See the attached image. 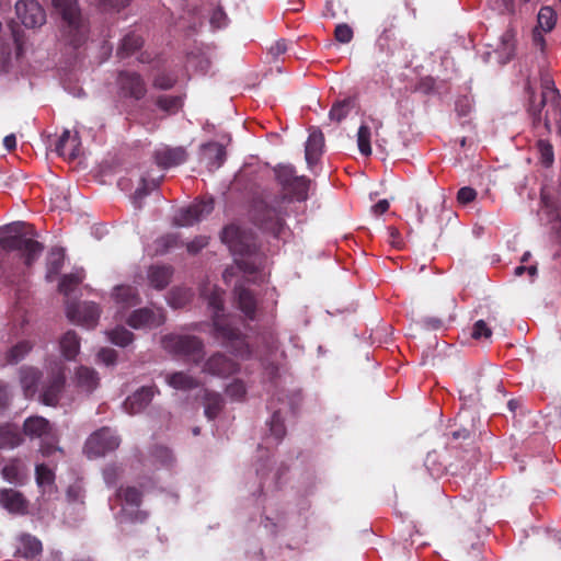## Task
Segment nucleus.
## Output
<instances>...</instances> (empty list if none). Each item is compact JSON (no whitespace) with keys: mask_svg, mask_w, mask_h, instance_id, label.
<instances>
[{"mask_svg":"<svg viewBox=\"0 0 561 561\" xmlns=\"http://www.w3.org/2000/svg\"><path fill=\"white\" fill-rule=\"evenodd\" d=\"M277 183L283 194L275 196L262 210L260 221L263 229L275 237H280L285 230V217L288 216V206L294 201L305 202L308 198L310 180L297 175L290 164H279L274 169Z\"/></svg>","mask_w":561,"mask_h":561,"instance_id":"f257e3e1","label":"nucleus"},{"mask_svg":"<svg viewBox=\"0 0 561 561\" xmlns=\"http://www.w3.org/2000/svg\"><path fill=\"white\" fill-rule=\"evenodd\" d=\"M201 294L207 300L208 308L211 311L214 337L221 341L225 347L231 348L236 356L247 357L250 353L248 344L239 329L233 327L232 318L224 313L222 290L217 286L209 287V284H207L202 286Z\"/></svg>","mask_w":561,"mask_h":561,"instance_id":"f03ea898","label":"nucleus"},{"mask_svg":"<svg viewBox=\"0 0 561 561\" xmlns=\"http://www.w3.org/2000/svg\"><path fill=\"white\" fill-rule=\"evenodd\" d=\"M0 230L4 232L0 238V247L5 251H19L24 256L26 265H31L41 256L44 247L34 240V232L28 225L18 221Z\"/></svg>","mask_w":561,"mask_h":561,"instance_id":"7ed1b4c3","label":"nucleus"},{"mask_svg":"<svg viewBox=\"0 0 561 561\" xmlns=\"http://www.w3.org/2000/svg\"><path fill=\"white\" fill-rule=\"evenodd\" d=\"M221 240L229 248L232 255L236 257L234 262L239 270L244 273H253L256 270L255 262H248L237 256L251 257L255 252V244L253 234L250 231L242 230L236 225L225 227L221 233Z\"/></svg>","mask_w":561,"mask_h":561,"instance_id":"20e7f679","label":"nucleus"},{"mask_svg":"<svg viewBox=\"0 0 561 561\" xmlns=\"http://www.w3.org/2000/svg\"><path fill=\"white\" fill-rule=\"evenodd\" d=\"M23 432L31 439L39 440V451L43 456L49 457L54 453H61L58 446L59 434L55 426L43 416H30L23 423Z\"/></svg>","mask_w":561,"mask_h":561,"instance_id":"39448f33","label":"nucleus"},{"mask_svg":"<svg viewBox=\"0 0 561 561\" xmlns=\"http://www.w3.org/2000/svg\"><path fill=\"white\" fill-rule=\"evenodd\" d=\"M53 7L62 20V26L69 37V43L79 46L85 36L87 27L77 0H53Z\"/></svg>","mask_w":561,"mask_h":561,"instance_id":"423d86ee","label":"nucleus"},{"mask_svg":"<svg viewBox=\"0 0 561 561\" xmlns=\"http://www.w3.org/2000/svg\"><path fill=\"white\" fill-rule=\"evenodd\" d=\"M163 350L186 362L198 365L204 357V343L193 335L168 334L162 337Z\"/></svg>","mask_w":561,"mask_h":561,"instance_id":"0eeeda50","label":"nucleus"},{"mask_svg":"<svg viewBox=\"0 0 561 561\" xmlns=\"http://www.w3.org/2000/svg\"><path fill=\"white\" fill-rule=\"evenodd\" d=\"M121 445V438L108 427L92 433L84 444V453L89 458L105 456Z\"/></svg>","mask_w":561,"mask_h":561,"instance_id":"6e6552de","label":"nucleus"},{"mask_svg":"<svg viewBox=\"0 0 561 561\" xmlns=\"http://www.w3.org/2000/svg\"><path fill=\"white\" fill-rule=\"evenodd\" d=\"M66 383V367L61 362H55L49 369V377L43 385L41 401L45 405L55 407L60 400Z\"/></svg>","mask_w":561,"mask_h":561,"instance_id":"1a4fd4ad","label":"nucleus"},{"mask_svg":"<svg viewBox=\"0 0 561 561\" xmlns=\"http://www.w3.org/2000/svg\"><path fill=\"white\" fill-rule=\"evenodd\" d=\"M214 209V203L211 199L198 201L190 205L188 207L181 208L174 216L173 221L180 227H190L194 224L203 220Z\"/></svg>","mask_w":561,"mask_h":561,"instance_id":"9d476101","label":"nucleus"},{"mask_svg":"<svg viewBox=\"0 0 561 561\" xmlns=\"http://www.w3.org/2000/svg\"><path fill=\"white\" fill-rule=\"evenodd\" d=\"M15 12L22 24L30 28L42 26L46 22V13L36 0H19Z\"/></svg>","mask_w":561,"mask_h":561,"instance_id":"9b49d317","label":"nucleus"},{"mask_svg":"<svg viewBox=\"0 0 561 561\" xmlns=\"http://www.w3.org/2000/svg\"><path fill=\"white\" fill-rule=\"evenodd\" d=\"M66 313L70 321L87 328H93L100 318V308L94 302L69 304Z\"/></svg>","mask_w":561,"mask_h":561,"instance_id":"f8f14e48","label":"nucleus"},{"mask_svg":"<svg viewBox=\"0 0 561 561\" xmlns=\"http://www.w3.org/2000/svg\"><path fill=\"white\" fill-rule=\"evenodd\" d=\"M164 321L165 317L160 308H140L134 310L127 318L128 325L135 330L157 328Z\"/></svg>","mask_w":561,"mask_h":561,"instance_id":"ddd939ff","label":"nucleus"},{"mask_svg":"<svg viewBox=\"0 0 561 561\" xmlns=\"http://www.w3.org/2000/svg\"><path fill=\"white\" fill-rule=\"evenodd\" d=\"M239 371V365L222 353L209 356L202 366V373L220 378H227Z\"/></svg>","mask_w":561,"mask_h":561,"instance_id":"4468645a","label":"nucleus"},{"mask_svg":"<svg viewBox=\"0 0 561 561\" xmlns=\"http://www.w3.org/2000/svg\"><path fill=\"white\" fill-rule=\"evenodd\" d=\"M157 393H159L157 386H144L126 398L123 408L128 414H137L148 407Z\"/></svg>","mask_w":561,"mask_h":561,"instance_id":"2eb2a0df","label":"nucleus"},{"mask_svg":"<svg viewBox=\"0 0 561 561\" xmlns=\"http://www.w3.org/2000/svg\"><path fill=\"white\" fill-rule=\"evenodd\" d=\"M153 158L159 167L169 169L184 163L187 152L183 147L162 146L154 150Z\"/></svg>","mask_w":561,"mask_h":561,"instance_id":"dca6fc26","label":"nucleus"},{"mask_svg":"<svg viewBox=\"0 0 561 561\" xmlns=\"http://www.w3.org/2000/svg\"><path fill=\"white\" fill-rule=\"evenodd\" d=\"M324 147V136L319 128L312 127L309 129V136L305 147V158L309 169L319 161Z\"/></svg>","mask_w":561,"mask_h":561,"instance_id":"f3484780","label":"nucleus"},{"mask_svg":"<svg viewBox=\"0 0 561 561\" xmlns=\"http://www.w3.org/2000/svg\"><path fill=\"white\" fill-rule=\"evenodd\" d=\"M118 84L125 95L137 100L146 93V87L139 75L129 71H122L118 76Z\"/></svg>","mask_w":561,"mask_h":561,"instance_id":"a211bd4d","label":"nucleus"},{"mask_svg":"<svg viewBox=\"0 0 561 561\" xmlns=\"http://www.w3.org/2000/svg\"><path fill=\"white\" fill-rule=\"evenodd\" d=\"M541 87H542L541 105L547 106L545 125L549 129L550 128V112H551V110L556 111L557 107L559 106V103L561 102L560 94L554 87V82L548 76L542 77Z\"/></svg>","mask_w":561,"mask_h":561,"instance_id":"6ab92c4d","label":"nucleus"},{"mask_svg":"<svg viewBox=\"0 0 561 561\" xmlns=\"http://www.w3.org/2000/svg\"><path fill=\"white\" fill-rule=\"evenodd\" d=\"M0 506L12 514H25L27 511V502L16 490H0Z\"/></svg>","mask_w":561,"mask_h":561,"instance_id":"aec40b11","label":"nucleus"},{"mask_svg":"<svg viewBox=\"0 0 561 561\" xmlns=\"http://www.w3.org/2000/svg\"><path fill=\"white\" fill-rule=\"evenodd\" d=\"M42 371L33 366L24 365L19 369V381L26 398L33 397L38 390Z\"/></svg>","mask_w":561,"mask_h":561,"instance_id":"412c9836","label":"nucleus"},{"mask_svg":"<svg viewBox=\"0 0 561 561\" xmlns=\"http://www.w3.org/2000/svg\"><path fill=\"white\" fill-rule=\"evenodd\" d=\"M202 158L208 170L219 169L226 160V149L219 142H208L202 146Z\"/></svg>","mask_w":561,"mask_h":561,"instance_id":"4be33fe9","label":"nucleus"},{"mask_svg":"<svg viewBox=\"0 0 561 561\" xmlns=\"http://www.w3.org/2000/svg\"><path fill=\"white\" fill-rule=\"evenodd\" d=\"M112 298L121 310L128 309L140 302L137 289L130 285H118L114 287Z\"/></svg>","mask_w":561,"mask_h":561,"instance_id":"5701e85b","label":"nucleus"},{"mask_svg":"<svg viewBox=\"0 0 561 561\" xmlns=\"http://www.w3.org/2000/svg\"><path fill=\"white\" fill-rule=\"evenodd\" d=\"M100 378L98 373L89 367L80 366L75 374V382L77 388L84 392L91 393L99 386Z\"/></svg>","mask_w":561,"mask_h":561,"instance_id":"b1692460","label":"nucleus"},{"mask_svg":"<svg viewBox=\"0 0 561 561\" xmlns=\"http://www.w3.org/2000/svg\"><path fill=\"white\" fill-rule=\"evenodd\" d=\"M164 380L169 387L180 391H190L199 386L198 379L185 371L168 373Z\"/></svg>","mask_w":561,"mask_h":561,"instance_id":"393cba45","label":"nucleus"},{"mask_svg":"<svg viewBox=\"0 0 561 561\" xmlns=\"http://www.w3.org/2000/svg\"><path fill=\"white\" fill-rule=\"evenodd\" d=\"M80 139L78 135H70L69 130H65L56 144V152L61 157L75 159L79 156Z\"/></svg>","mask_w":561,"mask_h":561,"instance_id":"a878e982","label":"nucleus"},{"mask_svg":"<svg viewBox=\"0 0 561 561\" xmlns=\"http://www.w3.org/2000/svg\"><path fill=\"white\" fill-rule=\"evenodd\" d=\"M172 274L173 270L170 266L152 265L148 270L147 277L150 286L161 290L169 285Z\"/></svg>","mask_w":561,"mask_h":561,"instance_id":"bb28decb","label":"nucleus"},{"mask_svg":"<svg viewBox=\"0 0 561 561\" xmlns=\"http://www.w3.org/2000/svg\"><path fill=\"white\" fill-rule=\"evenodd\" d=\"M234 295L237 297L240 310L248 319L253 320L255 318L256 309V300L253 295L242 285L236 286Z\"/></svg>","mask_w":561,"mask_h":561,"instance_id":"cd10ccee","label":"nucleus"},{"mask_svg":"<svg viewBox=\"0 0 561 561\" xmlns=\"http://www.w3.org/2000/svg\"><path fill=\"white\" fill-rule=\"evenodd\" d=\"M60 352L65 359L73 360L80 351V340L75 331L66 332L59 341Z\"/></svg>","mask_w":561,"mask_h":561,"instance_id":"c85d7f7f","label":"nucleus"},{"mask_svg":"<svg viewBox=\"0 0 561 561\" xmlns=\"http://www.w3.org/2000/svg\"><path fill=\"white\" fill-rule=\"evenodd\" d=\"M558 204L551 202L546 195L542 194V211L547 215L548 220L553 224V229L561 230V183L558 191Z\"/></svg>","mask_w":561,"mask_h":561,"instance_id":"c756f323","label":"nucleus"},{"mask_svg":"<svg viewBox=\"0 0 561 561\" xmlns=\"http://www.w3.org/2000/svg\"><path fill=\"white\" fill-rule=\"evenodd\" d=\"M23 443V436L15 426H0V449H14Z\"/></svg>","mask_w":561,"mask_h":561,"instance_id":"7c9ffc66","label":"nucleus"},{"mask_svg":"<svg viewBox=\"0 0 561 561\" xmlns=\"http://www.w3.org/2000/svg\"><path fill=\"white\" fill-rule=\"evenodd\" d=\"M33 343L27 340H22L8 350L5 354V363L9 365H16L23 360L33 350Z\"/></svg>","mask_w":561,"mask_h":561,"instance_id":"2f4dec72","label":"nucleus"},{"mask_svg":"<svg viewBox=\"0 0 561 561\" xmlns=\"http://www.w3.org/2000/svg\"><path fill=\"white\" fill-rule=\"evenodd\" d=\"M42 550V542L36 537L28 534H23L20 536L19 551L24 558H34L38 556Z\"/></svg>","mask_w":561,"mask_h":561,"instance_id":"473e14b6","label":"nucleus"},{"mask_svg":"<svg viewBox=\"0 0 561 561\" xmlns=\"http://www.w3.org/2000/svg\"><path fill=\"white\" fill-rule=\"evenodd\" d=\"M224 407V399L219 393L206 391L204 394V414L208 420L217 417Z\"/></svg>","mask_w":561,"mask_h":561,"instance_id":"72a5a7b5","label":"nucleus"},{"mask_svg":"<svg viewBox=\"0 0 561 561\" xmlns=\"http://www.w3.org/2000/svg\"><path fill=\"white\" fill-rule=\"evenodd\" d=\"M84 271L82 268L76 270L70 274L64 275L59 283V291L65 296H69L75 288L83 280Z\"/></svg>","mask_w":561,"mask_h":561,"instance_id":"f704fd0d","label":"nucleus"},{"mask_svg":"<svg viewBox=\"0 0 561 561\" xmlns=\"http://www.w3.org/2000/svg\"><path fill=\"white\" fill-rule=\"evenodd\" d=\"M65 253L60 248H54L50 250L47 256V279L53 277L60 271L64 265Z\"/></svg>","mask_w":561,"mask_h":561,"instance_id":"c9c22d12","label":"nucleus"},{"mask_svg":"<svg viewBox=\"0 0 561 561\" xmlns=\"http://www.w3.org/2000/svg\"><path fill=\"white\" fill-rule=\"evenodd\" d=\"M151 461L158 467H171L174 462L172 451L164 446H154L150 453Z\"/></svg>","mask_w":561,"mask_h":561,"instance_id":"e433bc0d","label":"nucleus"},{"mask_svg":"<svg viewBox=\"0 0 561 561\" xmlns=\"http://www.w3.org/2000/svg\"><path fill=\"white\" fill-rule=\"evenodd\" d=\"M116 495L124 502L123 511L126 506L138 507L141 503V493L134 486L121 488Z\"/></svg>","mask_w":561,"mask_h":561,"instance_id":"4c0bfd02","label":"nucleus"},{"mask_svg":"<svg viewBox=\"0 0 561 561\" xmlns=\"http://www.w3.org/2000/svg\"><path fill=\"white\" fill-rule=\"evenodd\" d=\"M538 28L542 32H550L557 23V15L551 7H542L537 15Z\"/></svg>","mask_w":561,"mask_h":561,"instance_id":"58836bf2","label":"nucleus"},{"mask_svg":"<svg viewBox=\"0 0 561 561\" xmlns=\"http://www.w3.org/2000/svg\"><path fill=\"white\" fill-rule=\"evenodd\" d=\"M168 304L174 308L184 307L192 299V293L187 288H173L168 295Z\"/></svg>","mask_w":561,"mask_h":561,"instance_id":"ea45409f","label":"nucleus"},{"mask_svg":"<svg viewBox=\"0 0 561 561\" xmlns=\"http://www.w3.org/2000/svg\"><path fill=\"white\" fill-rule=\"evenodd\" d=\"M370 140H371L370 127L365 124H362L357 131V147H358L359 152L365 157H368L371 154Z\"/></svg>","mask_w":561,"mask_h":561,"instance_id":"a19ab883","label":"nucleus"},{"mask_svg":"<svg viewBox=\"0 0 561 561\" xmlns=\"http://www.w3.org/2000/svg\"><path fill=\"white\" fill-rule=\"evenodd\" d=\"M142 38L134 33L127 34L123 39L121 47L118 49V54L122 57L128 56L133 53H135L137 49H139L142 46Z\"/></svg>","mask_w":561,"mask_h":561,"instance_id":"79ce46f5","label":"nucleus"},{"mask_svg":"<svg viewBox=\"0 0 561 561\" xmlns=\"http://www.w3.org/2000/svg\"><path fill=\"white\" fill-rule=\"evenodd\" d=\"M271 436L274 437L275 443L278 444L286 434L284 420L280 411H274L271 420L268 421Z\"/></svg>","mask_w":561,"mask_h":561,"instance_id":"37998d69","label":"nucleus"},{"mask_svg":"<svg viewBox=\"0 0 561 561\" xmlns=\"http://www.w3.org/2000/svg\"><path fill=\"white\" fill-rule=\"evenodd\" d=\"M108 340L121 347H125L133 341V333L124 327H116L115 329L106 332Z\"/></svg>","mask_w":561,"mask_h":561,"instance_id":"c03bdc74","label":"nucleus"},{"mask_svg":"<svg viewBox=\"0 0 561 561\" xmlns=\"http://www.w3.org/2000/svg\"><path fill=\"white\" fill-rule=\"evenodd\" d=\"M353 107V102L351 99H345L334 103L329 112V117L331 121L340 123L343 121Z\"/></svg>","mask_w":561,"mask_h":561,"instance_id":"a18cd8bd","label":"nucleus"},{"mask_svg":"<svg viewBox=\"0 0 561 561\" xmlns=\"http://www.w3.org/2000/svg\"><path fill=\"white\" fill-rule=\"evenodd\" d=\"M36 482L41 488L51 486L55 480L54 472L45 465H37L36 469Z\"/></svg>","mask_w":561,"mask_h":561,"instance_id":"49530a36","label":"nucleus"},{"mask_svg":"<svg viewBox=\"0 0 561 561\" xmlns=\"http://www.w3.org/2000/svg\"><path fill=\"white\" fill-rule=\"evenodd\" d=\"M157 104L161 110L173 113L181 107L182 100L179 96L165 95L159 98Z\"/></svg>","mask_w":561,"mask_h":561,"instance_id":"de8ad7c7","label":"nucleus"},{"mask_svg":"<svg viewBox=\"0 0 561 561\" xmlns=\"http://www.w3.org/2000/svg\"><path fill=\"white\" fill-rule=\"evenodd\" d=\"M159 181L150 180L148 181L146 178H142L140 181V185L137 187V190L134 193L135 201H140L145 196H147L152 190L158 187Z\"/></svg>","mask_w":561,"mask_h":561,"instance_id":"09e8293b","label":"nucleus"},{"mask_svg":"<svg viewBox=\"0 0 561 561\" xmlns=\"http://www.w3.org/2000/svg\"><path fill=\"white\" fill-rule=\"evenodd\" d=\"M538 149L541 157V162L546 167H550L553 163L554 154L553 148L549 141L540 139L538 141Z\"/></svg>","mask_w":561,"mask_h":561,"instance_id":"8fccbe9b","label":"nucleus"},{"mask_svg":"<svg viewBox=\"0 0 561 561\" xmlns=\"http://www.w3.org/2000/svg\"><path fill=\"white\" fill-rule=\"evenodd\" d=\"M247 389L241 380H234L226 388V393L232 400H241L245 396Z\"/></svg>","mask_w":561,"mask_h":561,"instance_id":"3c124183","label":"nucleus"},{"mask_svg":"<svg viewBox=\"0 0 561 561\" xmlns=\"http://www.w3.org/2000/svg\"><path fill=\"white\" fill-rule=\"evenodd\" d=\"M334 35L339 43L347 44L353 38V30L348 24L341 23L336 25Z\"/></svg>","mask_w":561,"mask_h":561,"instance_id":"603ef678","label":"nucleus"},{"mask_svg":"<svg viewBox=\"0 0 561 561\" xmlns=\"http://www.w3.org/2000/svg\"><path fill=\"white\" fill-rule=\"evenodd\" d=\"M187 65L201 72H206L210 67V61L204 56L190 55L187 58Z\"/></svg>","mask_w":561,"mask_h":561,"instance_id":"864d4df0","label":"nucleus"},{"mask_svg":"<svg viewBox=\"0 0 561 561\" xmlns=\"http://www.w3.org/2000/svg\"><path fill=\"white\" fill-rule=\"evenodd\" d=\"M121 468L115 465H110L103 470V478L108 486H114L121 476Z\"/></svg>","mask_w":561,"mask_h":561,"instance_id":"5fc2aeb1","label":"nucleus"},{"mask_svg":"<svg viewBox=\"0 0 561 561\" xmlns=\"http://www.w3.org/2000/svg\"><path fill=\"white\" fill-rule=\"evenodd\" d=\"M209 22L214 28H222L228 24V18L222 9L217 8L211 12Z\"/></svg>","mask_w":561,"mask_h":561,"instance_id":"6e6d98bb","label":"nucleus"},{"mask_svg":"<svg viewBox=\"0 0 561 561\" xmlns=\"http://www.w3.org/2000/svg\"><path fill=\"white\" fill-rule=\"evenodd\" d=\"M471 335L476 340H479L482 337L489 339L492 335V330L488 327V324L483 320H478L473 324Z\"/></svg>","mask_w":561,"mask_h":561,"instance_id":"4d7b16f0","label":"nucleus"},{"mask_svg":"<svg viewBox=\"0 0 561 561\" xmlns=\"http://www.w3.org/2000/svg\"><path fill=\"white\" fill-rule=\"evenodd\" d=\"M514 35L511 31H506L501 36V45L496 48L497 50H502L507 57H510L513 53L514 44H513Z\"/></svg>","mask_w":561,"mask_h":561,"instance_id":"13d9d810","label":"nucleus"},{"mask_svg":"<svg viewBox=\"0 0 561 561\" xmlns=\"http://www.w3.org/2000/svg\"><path fill=\"white\" fill-rule=\"evenodd\" d=\"M98 358L100 362H102L106 366H113L116 363L117 359V353L116 351L112 348H101L98 353Z\"/></svg>","mask_w":561,"mask_h":561,"instance_id":"bf43d9fd","label":"nucleus"},{"mask_svg":"<svg viewBox=\"0 0 561 561\" xmlns=\"http://www.w3.org/2000/svg\"><path fill=\"white\" fill-rule=\"evenodd\" d=\"M175 83V78L168 73H160L154 79V87L168 90L171 89Z\"/></svg>","mask_w":561,"mask_h":561,"instance_id":"052dcab7","label":"nucleus"},{"mask_svg":"<svg viewBox=\"0 0 561 561\" xmlns=\"http://www.w3.org/2000/svg\"><path fill=\"white\" fill-rule=\"evenodd\" d=\"M477 196L476 190L469 186L461 187L457 193V199L460 204L471 203Z\"/></svg>","mask_w":561,"mask_h":561,"instance_id":"680f3d73","label":"nucleus"},{"mask_svg":"<svg viewBox=\"0 0 561 561\" xmlns=\"http://www.w3.org/2000/svg\"><path fill=\"white\" fill-rule=\"evenodd\" d=\"M208 238L205 236L196 237L190 243H187V251L192 254L198 253L202 249L207 247Z\"/></svg>","mask_w":561,"mask_h":561,"instance_id":"e2e57ef3","label":"nucleus"},{"mask_svg":"<svg viewBox=\"0 0 561 561\" xmlns=\"http://www.w3.org/2000/svg\"><path fill=\"white\" fill-rule=\"evenodd\" d=\"M2 476L4 480H7L10 483H14L19 479V471L16 466L14 465H8L2 469Z\"/></svg>","mask_w":561,"mask_h":561,"instance_id":"0e129e2a","label":"nucleus"},{"mask_svg":"<svg viewBox=\"0 0 561 561\" xmlns=\"http://www.w3.org/2000/svg\"><path fill=\"white\" fill-rule=\"evenodd\" d=\"M11 394L7 385L0 383V411L5 409L10 403Z\"/></svg>","mask_w":561,"mask_h":561,"instance_id":"69168bd1","label":"nucleus"},{"mask_svg":"<svg viewBox=\"0 0 561 561\" xmlns=\"http://www.w3.org/2000/svg\"><path fill=\"white\" fill-rule=\"evenodd\" d=\"M533 43L536 48H538L541 53L545 49L546 41L541 33L540 28H536L533 34Z\"/></svg>","mask_w":561,"mask_h":561,"instance_id":"338daca9","label":"nucleus"},{"mask_svg":"<svg viewBox=\"0 0 561 561\" xmlns=\"http://www.w3.org/2000/svg\"><path fill=\"white\" fill-rule=\"evenodd\" d=\"M287 50V45L284 39H278L275 44H273L270 48V53L274 57H278Z\"/></svg>","mask_w":561,"mask_h":561,"instance_id":"774afa93","label":"nucleus"}]
</instances>
